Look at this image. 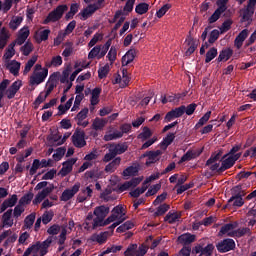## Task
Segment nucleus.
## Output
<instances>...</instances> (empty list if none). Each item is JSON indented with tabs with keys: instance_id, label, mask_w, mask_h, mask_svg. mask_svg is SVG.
Returning <instances> with one entry per match:
<instances>
[{
	"instance_id": "f257e3e1",
	"label": "nucleus",
	"mask_w": 256,
	"mask_h": 256,
	"mask_svg": "<svg viewBox=\"0 0 256 256\" xmlns=\"http://www.w3.org/2000/svg\"><path fill=\"white\" fill-rule=\"evenodd\" d=\"M235 165V161L233 157L229 156V154H224L220 162L215 163L210 166V171H216L217 173H225L228 169H231Z\"/></svg>"
},
{
	"instance_id": "f03ea898",
	"label": "nucleus",
	"mask_w": 256,
	"mask_h": 256,
	"mask_svg": "<svg viewBox=\"0 0 256 256\" xmlns=\"http://www.w3.org/2000/svg\"><path fill=\"white\" fill-rule=\"evenodd\" d=\"M66 11H69V6L67 4H62L51 11L48 16L43 20V25H49V23H57L60 19H63Z\"/></svg>"
},
{
	"instance_id": "7ed1b4c3",
	"label": "nucleus",
	"mask_w": 256,
	"mask_h": 256,
	"mask_svg": "<svg viewBox=\"0 0 256 256\" xmlns=\"http://www.w3.org/2000/svg\"><path fill=\"white\" fill-rule=\"evenodd\" d=\"M93 214L96 218L93 219L92 229H97L99 224L105 221V217L109 215V207L105 205L97 206Z\"/></svg>"
},
{
	"instance_id": "20e7f679",
	"label": "nucleus",
	"mask_w": 256,
	"mask_h": 256,
	"mask_svg": "<svg viewBox=\"0 0 256 256\" xmlns=\"http://www.w3.org/2000/svg\"><path fill=\"white\" fill-rule=\"evenodd\" d=\"M218 253H229L235 249V240L231 238H225L216 244Z\"/></svg>"
},
{
	"instance_id": "39448f33",
	"label": "nucleus",
	"mask_w": 256,
	"mask_h": 256,
	"mask_svg": "<svg viewBox=\"0 0 256 256\" xmlns=\"http://www.w3.org/2000/svg\"><path fill=\"white\" fill-rule=\"evenodd\" d=\"M79 189H81V183L76 182L71 189H66L63 191L60 201H70V199H73L77 193H79Z\"/></svg>"
},
{
	"instance_id": "423d86ee",
	"label": "nucleus",
	"mask_w": 256,
	"mask_h": 256,
	"mask_svg": "<svg viewBox=\"0 0 256 256\" xmlns=\"http://www.w3.org/2000/svg\"><path fill=\"white\" fill-rule=\"evenodd\" d=\"M72 143L78 149H82V147H85V145H87V141H85V131L76 129V131L72 135Z\"/></svg>"
},
{
	"instance_id": "0eeeda50",
	"label": "nucleus",
	"mask_w": 256,
	"mask_h": 256,
	"mask_svg": "<svg viewBox=\"0 0 256 256\" xmlns=\"http://www.w3.org/2000/svg\"><path fill=\"white\" fill-rule=\"evenodd\" d=\"M185 115V105H181L175 109H172L165 115L166 123H171L173 119H179V117H183Z\"/></svg>"
},
{
	"instance_id": "6e6552de",
	"label": "nucleus",
	"mask_w": 256,
	"mask_h": 256,
	"mask_svg": "<svg viewBox=\"0 0 256 256\" xmlns=\"http://www.w3.org/2000/svg\"><path fill=\"white\" fill-rule=\"evenodd\" d=\"M47 75H49V69L47 68H43L41 72H35L30 77V85H41L47 79Z\"/></svg>"
},
{
	"instance_id": "1a4fd4ad",
	"label": "nucleus",
	"mask_w": 256,
	"mask_h": 256,
	"mask_svg": "<svg viewBox=\"0 0 256 256\" xmlns=\"http://www.w3.org/2000/svg\"><path fill=\"white\" fill-rule=\"evenodd\" d=\"M55 189V185L50 184L48 187L42 189L34 198L33 205H39L45 199L50 195V193H53V190Z\"/></svg>"
},
{
	"instance_id": "9d476101",
	"label": "nucleus",
	"mask_w": 256,
	"mask_h": 256,
	"mask_svg": "<svg viewBox=\"0 0 256 256\" xmlns=\"http://www.w3.org/2000/svg\"><path fill=\"white\" fill-rule=\"evenodd\" d=\"M77 163V158H70L62 163V168L59 171V175L62 177H67L71 171H73V165Z\"/></svg>"
},
{
	"instance_id": "9b49d317",
	"label": "nucleus",
	"mask_w": 256,
	"mask_h": 256,
	"mask_svg": "<svg viewBox=\"0 0 256 256\" xmlns=\"http://www.w3.org/2000/svg\"><path fill=\"white\" fill-rule=\"evenodd\" d=\"M161 155V150H156V151H147L145 152L142 157H147L146 160V167H149L153 165L154 163H157L159 161V157Z\"/></svg>"
},
{
	"instance_id": "f8f14e48",
	"label": "nucleus",
	"mask_w": 256,
	"mask_h": 256,
	"mask_svg": "<svg viewBox=\"0 0 256 256\" xmlns=\"http://www.w3.org/2000/svg\"><path fill=\"white\" fill-rule=\"evenodd\" d=\"M99 9L100 7L97 4H89L79 13V15H81V20L87 21V19L90 18L93 13L99 11Z\"/></svg>"
},
{
	"instance_id": "ddd939ff",
	"label": "nucleus",
	"mask_w": 256,
	"mask_h": 256,
	"mask_svg": "<svg viewBox=\"0 0 256 256\" xmlns=\"http://www.w3.org/2000/svg\"><path fill=\"white\" fill-rule=\"evenodd\" d=\"M21 87H23V82L21 80L14 81L12 85H10V87L6 90L7 98L13 99Z\"/></svg>"
},
{
	"instance_id": "4468645a",
	"label": "nucleus",
	"mask_w": 256,
	"mask_h": 256,
	"mask_svg": "<svg viewBox=\"0 0 256 256\" xmlns=\"http://www.w3.org/2000/svg\"><path fill=\"white\" fill-rule=\"evenodd\" d=\"M245 205V201H243V196L237 197L232 196L226 205H224L223 209H231V207H243Z\"/></svg>"
},
{
	"instance_id": "2eb2a0df",
	"label": "nucleus",
	"mask_w": 256,
	"mask_h": 256,
	"mask_svg": "<svg viewBox=\"0 0 256 256\" xmlns=\"http://www.w3.org/2000/svg\"><path fill=\"white\" fill-rule=\"evenodd\" d=\"M214 250H215V246L213 244H207L206 247L199 245V246H195L194 248L195 253H200L201 255H205V256H212Z\"/></svg>"
},
{
	"instance_id": "dca6fc26",
	"label": "nucleus",
	"mask_w": 256,
	"mask_h": 256,
	"mask_svg": "<svg viewBox=\"0 0 256 256\" xmlns=\"http://www.w3.org/2000/svg\"><path fill=\"white\" fill-rule=\"evenodd\" d=\"M17 201H19L17 194H13L10 198L4 200L1 205V213L7 211L9 207H15V205H17Z\"/></svg>"
},
{
	"instance_id": "f3484780",
	"label": "nucleus",
	"mask_w": 256,
	"mask_h": 256,
	"mask_svg": "<svg viewBox=\"0 0 256 256\" xmlns=\"http://www.w3.org/2000/svg\"><path fill=\"white\" fill-rule=\"evenodd\" d=\"M249 37V30L244 29L242 30L235 38L234 45L237 49H241L243 47V43L245 42V39Z\"/></svg>"
},
{
	"instance_id": "a211bd4d",
	"label": "nucleus",
	"mask_w": 256,
	"mask_h": 256,
	"mask_svg": "<svg viewBox=\"0 0 256 256\" xmlns=\"http://www.w3.org/2000/svg\"><path fill=\"white\" fill-rule=\"evenodd\" d=\"M178 242L181 243V245H184V247H189L191 243L195 242V235L184 233L178 237Z\"/></svg>"
},
{
	"instance_id": "6ab92c4d",
	"label": "nucleus",
	"mask_w": 256,
	"mask_h": 256,
	"mask_svg": "<svg viewBox=\"0 0 256 256\" xmlns=\"http://www.w3.org/2000/svg\"><path fill=\"white\" fill-rule=\"evenodd\" d=\"M137 56V50L130 49L126 52V54L122 57V66L126 67L129 63H133L135 57Z\"/></svg>"
},
{
	"instance_id": "aec40b11",
	"label": "nucleus",
	"mask_w": 256,
	"mask_h": 256,
	"mask_svg": "<svg viewBox=\"0 0 256 256\" xmlns=\"http://www.w3.org/2000/svg\"><path fill=\"white\" fill-rule=\"evenodd\" d=\"M110 147L112 151L116 153V156L123 155V153H125L129 149L127 142L118 143V144L112 143L110 144Z\"/></svg>"
},
{
	"instance_id": "412c9836",
	"label": "nucleus",
	"mask_w": 256,
	"mask_h": 256,
	"mask_svg": "<svg viewBox=\"0 0 256 256\" xmlns=\"http://www.w3.org/2000/svg\"><path fill=\"white\" fill-rule=\"evenodd\" d=\"M29 33H30L29 27H24L20 29L19 35L16 38V41H14V43H16V45H23V43L27 41V38L29 37Z\"/></svg>"
},
{
	"instance_id": "4be33fe9",
	"label": "nucleus",
	"mask_w": 256,
	"mask_h": 256,
	"mask_svg": "<svg viewBox=\"0 0 256 256\" xmlns=\"http://www.w3.org/2000/svg\"><path fill=\"white\" fill-rule=\"evenodd\" d=\"M119 165H121V157H116L113 161L105 166L104 171L105 173H115Z\"/></svg>"
},
{
	"instance_id": "5701e85b",
	"label": "nucleus",
	"mask_w": 256,
	"mask_h": 256,
	"mask_svg": "<svg viewBox=\"0 0 256 256\" xmlns=\"http://www.w3.org/2000/svg\"><path fill=\"white\" fill-rule=\"evenodd\" d=\"M233 57V49L231 48H225L222 51H220L218 58L216 61L218 63H221L222 61H229Z\"/></svg>"
},
{
	"instance_id": "b1692460",
	"label": "nucleus",
	"mask_w": 256,
	"mask_h": 256,
	"mask_svg": "<svg viewBox=\"0 0 256 256\" xmlns=\"http://www.w3.org/2000/svg\"><path fill=\"white\" fill-rule=\"evenodd\" d=\"M121 137H123V133H121V131L119 130H115L113 132L111 131L106 132L103 139L105 141H115L117 139H121Z\"/></svg>"
},
{
	"instance_id": "393cba45",
	"label": "nucleus",
	"mask_w": 256,
	"mask_h": 256,
	"mask_svg": "<svg viewBox=\"0 0 256 256\" xmlns=\"http://www.w3.org/2000/svg\"><path fill=\"white\" fill-rule=\"evenodd\" d=\"M90 241H93L94 243H99V245H103V243L107 242V232L93 234L90 238Z\"/></svg>"
},
{
	"instance_id": "a878e982",
	"label": "nucleus",
	"mask_w": 256,
	"mask_h": 256,
	"mask_svg": "<svg viewBox=\"0 0 256 256\" xmlns=\"http://www.w3.org/2000/svg\"><path fill=\"white\" fill-rule=\"evenodd\" d=\"M186 41H188L189 48L186 50V56L189 57L195 53V50L197 49V42L193 37L189 36Z\"/></svg>"
},
{
	"instance_id": "bb28decb",
	"label": "nucleus",
	"mask_w": 256,
	"mask_h": 256,
	"mask_svg": "<svg viewBox=\"0 0 256 256\" xmlns=\"http://www.w3.org/2000/svg\"><path fill=\"white\" fill-rule=\"evenodd\" d=\"M11 215H13V209L7 210L3 215H2V227H13V221H11Z\"/></svg>"
},
{
	"instance_id": "cd10ccee",
	"label": "nucleus",
	"mask_w": 256,
	"mask_h": 256,
	"mask_svg": "<svg viewBox=\"0 0 256 256\" xmlns=\"http://www.w3.org/2000/svg\"><path fill=\"white\" fill-rule=\"evenodd\" d=\"M254 13H255V7L253 6L249 7V5L247 4V7L243 12L241 22L243 23L245 21H251V17H253Z\"/></svg>"
},
{
	"instance_id": "c85d7f7f",
	"label": "nucleus",
	"mask_w": 256,
	"mask_h": 256,
	"mask_svg": "<svg viewBox=\"0 0 256 256\" xmlns=\"http://www.w3.org/2000/svg\"><path fill=\"white\" fill-rule=\"evenodd\" d=\"M237 225H238L237 222L223 225L220 231L218 232L219 237H223V235H226V233H229V231H233V229H237Z\"/></svg>"
},
{
	"instance_id": "c756f323",
	"label": "nucleus",
	"mask_w": 256,
	"mask_h": 256,
	"mask_svg": "<svg viewBox=\"0 0 256 256\" xmlns=\"http://www.w3.org/2000/svg\"><path fill=\"white\" fill-rule=\"evenodd\" d=\"M23 23V17L21 16H14L9 22V28L12 31H17L19 29V26Z\"/></svg>"
},
{
	"instance_id": "7c9ffc66",
	"label": "nucleus",
	"mask_w": 256,
	"mask_h": 256,
	"mask_svg": "<svg viewBox=\"0 0 256 256\" xmlns=\"http://www.w3.org/2000/svg\"><path fill=\"white\" fill-rule=\"evenodd\" d=\"M35 219H36V214L35 213H31L28 216L25 217L24 219V225L22 227V229H31L35 223Z\"/></svg>"
},
{
	"instance_id": "2f4dec72",
	"label": "nucleus",
	"mask_w": 256,
	"mask_h": 256,
	"mask_svg": "<svg viewBox=\"0 0 256 256\" xmlns=\"http://www.w3.org/2000/svg\"><path fill=\"white\" fill-rule=\"evenodd\" d=\"M33 197H35V194H33V192H28L20 198L18 204L22 207H25V205H30L31 201H33Z\"/></svg>"
},
{
	"instance_id": "473e14b6",
	"label": "nucleus",
	"mask_w": 256,
	"mask_h": 256,
	"mask_svg": "<svg viewBox=\"0 0 256 256\" xmlns=\"http://www.w3.org/2000/svg\"><path fill=\"white\" fill-rule=\"evenodd\" d=\"M224 7H218L214 13L211 15V17L208 19V23L213 24L216 23V21H219V18L221 17L222 13H225Z\"/></svg>"
},
{
	"instance_id": "72a5a7b5",
	"label": "nucleus",
	"mask_w": 256,
	"mask_h": 256,
	"mask_svg": "<svg viewBox=\"0 0 256 256\" xmlns=\"http://www.w3.org/2000/svg\"><path fill=\"white\" fill-rule=\"evenodd\" d=\"M169 209H171V206L169 204H167V203L160 204L159 207L154 212V217H161V216L165 215V213H167V211H169Z\"/></svg>"
},
{
	"instance_id": "f704fd0d",
	"label": "nucleus",
	"mask_w": 256,
	"mask_h": 256,
	"mask_svg": "<svg viewBox=\"0 0 256 256\" xmlns=\"http://www.w3.org/2000/svg\"><path fill=\"white\" fill-rule=\"evenodd\" d=\"M20 69H21V63L16 60H12L9 67L10 73H12V75L17 77V75H19Z\"/></svg>"
},
{
	"instance_id": "c9c22d12",
	"label": "nucleus",
	"mask_w": 256,
	"mask_h": 256,
	"mask_svg": "<svg viewBox=\"0 0 256 256\" xmlns=\"http://www.w3.org/2000/svg\"><path fill=\"white\" fill-rule=\"evenodd\" d=\"M209 119H211V111L206 112L200 119L199 121L196 123L194 129H201V127H203V125H205V123H207V121H209Z\"/></svg>"
},
{
	"instance_id": "e433bc0d",
	"label": "nucleus",
	"mask_w": 256,
	"mask_h": 256,
	"mask_svg": "<svg viewBox=\"0 0 256 256\" xmlns=\"http://www.w3.org/2000/svg\"><path fill=\"white\" fill-rule=\"evenodd\" d=\"M181 219V216L175 212H169L165 217L164 221H167L170 225H173V223H177Z\"/></svg>"
},
{
	"instance_id": "4c0bfd02",
	"label": "nucleus",
	"mask_w": 256,
	"mask_h": 256,
	"mask_svg": "<svg viewBox=\"0 0 256 256\" xmlns=\"http://www.w3.org/2000/svg\"><path fill=\"white\" fill-rule=\"evenodd\" d=\"M148 11H149V4H147L145 2H141V3L137 4L135 7V12L138 15H145V13H147Z\"/></svg>"
},
{
	"instance_id": "58836bf2",
	"label": "nucleus",
	"mask_w": 256,
	"mask_h": 256,
	"mask_svg": "<svg viewBox=\"0 0 256 256\" xmlns=\"http://www.w3.org/2000/svg\"><path fill=\"white\" fill-rule=\"evenodd\" d=\"M53 217H55L53 210L45 211L41 217L43 225L51 223V221H53Z\"/></svg>"
},
{
	"instance_id": "ea45409f",
	"label": "nucleus",
	"mask_w": 256,
	"mask_h": 256,
	"mask_svg": "<svg viewBox=\"0 0 256 256\" xmlns=\"http://www.w3.org/2000/svg\"><path fill=\"white\" fill-rule=\"evenodd\" d=\"M193 187H195V183H193V182H189L188 184L179 185L176 188V193H177V195H182V193H185V191H189V189H193Z\"/></svg>"
},
{
	"instance_id": "a19ab883",
	"label": "nucleus",
	"mask_w": 256,
	"mask_h": 256,
	"mask_svg": "<svg viewBox=\"0 0 256 256\" xmlns=\"http://www.w3.org/2000/svg\"><path fill=\"white\" fill-rule=\"evenodd\" d=\"M152 136H153V132H151V129L145 126L142 132L138 135V139H141L142 141H147V139H150V137Z\"/></svg>"
},
{
	"instance_id": "79ce46f5",
	"label": "nucleus",
	"mask_w": 256,
	"mask_h": 256,
	"mask_svg": "<svg viewBox=\"0 0 256 256\" xmlns=\"http://www.w3.org/2000/svg\"><path fill=\"white\" fill-rule=\"evenodd\" d=\"M217 55H218L217 48L215 47L210 48L209 51H207L206 53L205 63H211V61H213V59H215Z\"/></svg>"
},
{
	"instance_id": "37998d69",
	"label": "nucleus",
	"mask_w": 256,
	"mask_h": 256,
	"mask_svg": "<svg viewBox=\"0 0 256 256\" xmlns=\"http://www.w3.org/2000/svg\"><path fill=\"white\" fill-rule=\"evenodd\" d=\"M37 56H32L31 59H29L27 61V63L25 64V68H24V75H27V73H29V71H31V69L33 68V65H35V63H37Z\"/></svg>"
},
{
	"instance_id": "c03bdc74",
	"label": "nucleus",
	"mask_w": 256,
	"mask_h": 256,
	"mask_svg": "<svg viewBox=\"0 0 256 256\" xmlns=\"http://www.w3.org/2000/svg\"><path fill=\"white\" fill-rule=\"evenodd\" d=\"M173 141H175V133H168L166 137L163 139V141L161 142V146L167 149V147H169V145H171Z\"/></svg>"
},
{
	"instance_id": "a18cd8bd",
	"label": "nucleus",
	"mask_w": 256,
	"mask_h": 256,
	"mask_svg": "<svg viewBox=\"0 0 256 256\" xmlns=\"http://www.w3.org/2000/svg\"><path fill=\"white\" fill-rule=\"evenodd\" d=\"M111 43H113V40L110 38L106 41V43L102 46L100 55L98 56L99 59H103L105 55H107V51L111 48Z\"/></svg>"
},
{
	"instance_id": "49530a36",
	"label": "nucleus",
	"mask_w": 256,
	"mask_h": 256,
	"mask_svg": "<svg viewBox=\"0 0 256 256\" xmlns=\"http://www.w3.org/2000/svg\"><path fill=\"white\" fill-rule=\"evenodd\" d=\"M135 227V224L131 221H126L124 224L120 225L116 231L117 233H125V231H129V229H133Z\"/></svg>"
},
{
	"instance_id": "de8ad7c7",
	"label": "nucleus",
	"mask_w": 256,
	"mask_h": 256,
	"mask_svg": "<svg viewBox=\"0 0 256 256\" xmlns=\"http://www.w3.org/2000/svg\"><path fill=\"white\" fill-rule=\"evenodd\" d=\"M215 163H221V158H219V155H216V153L213 152L210 158L206 161V167L211 169V165H215Z\"/></svg>"
},
{
	"instance_id": "09e8293b",
	"label": "nucleus",
	"mask_w": 256,
	"mask_h": 256,
	"mask_svg": "<svg viewBox=\"0 0 256 256\" xmlns=\"http://www.w3.org/2000/svg\"><path fill=\"white\" fill-rule=\"evenodd\" d=\"M215 163H221V158H219V155H216V153L213 152L210 158L206 161V167L211 169V165H215Z\"/></svg>"
},
{
	"instance_id": "8fccbe9b",
	"label": "nucleus",
	"mask_w": 256,
	"mask_h": 256,
	"mask_svg": "<svg viewBox=\"0 0 256 256\" xmlns=\"http://www.w3.org/2000/svg\"><path fill=\"white\" fill-rule=\"evenodd\" d=\"M114 159H117V154L116 152L113 151V149L110 147L108 149V153H106L103 157V162L104 163H109L113 161Z\"/></svg>"
},
{
	"instance_id": "3c124183",
	"label": "nucleus",
	"mask_w": 256,
	"mask_h": 256,
	"mask_svg": "<svg viewBox=\"0 0 256 256\" xmlns=\"http://www.w3.org/2000/svg\"><path fill=\"white\" fill-rule=\"evenodd\" d=\"M89 114V108L82 109L77 115L76 119L78 120L77 125H81V122L87 119V115Z\"/></svg>"
},
{
	"instance_id": "603ef678",
	"label": "nucleus",
	"mask_w": 256,
	"mask_h": 256,
	"mask_svg": "<svg viewBox=\"0 0 256 256\" xmlns=\"http://www.w3.org/2000/svg\"><path fill=\"white\" fill-rule=\"evenodd\" d=\"M139 173V169L135 166H129L123 171L124 177H133V175H137Z\"/></svg>"
},
{
	"instance_id": "864d4df0",
	"label": "nucleus",
	"mask_w": 256,
	"mask_h": 256,
	"mask_svg": "<svg viewBox=\"0 0 256 256\" xmlns=\"http://www.w3.org/2000/svg\"><path fill=\"white\" fill-rule=\"evenodd\" d=\"M49 35H51V30L50 29H45L43 31H40L37 42L38 43H43V41H47V39H49Z\"/></svg>"
},
{
	"instance_id": "5fc2aeb1",
	"label": "nucleus",
	"mask_w": 256,
	"mask_h": 256,
	"mask_svg": "<svg viewBox=\"0 0 256 256\" xmlns=\"http://www.w3.org/2000/svg\"><path fill=\"white\" fill-rule=\"evenodd\" d=\"M107 59L110 61L111 65H113L117 59V48L115 46H111L108 54Z\"/></svg>"
},
{
	"instance_id": "6e6d98bb",
	"label": "nucleus",
	"mask_w": 256,
	"mask_h": 256,
	"mask_svg": "<svg viewBox=\"0 0 256 256\" xmlns=\"http://www.w3.org/2000/svg\"><path fill=\"white\" fill-rule=\"evenodd\" d=\"M101 55V45L95 46L88 54V59H99V56Z\"/></svg>"
},
{
	"instance_id": "4d7b16f0",
	"label": "nucleus",
	"mask_w": 256,
	"mask_h": 256,
	"mask_svg": "<svg viewBox=\"0 0 256 256\" xmlns=\"http://www.w3.org/2000/svg\"><path fill=\"white\" fill-rule=\"evenodd\" d=\"M22 54L25 57H28V55H31V52L33 51V44L31 42H26L22 47H21Z\"/></svg>"
},
{
	"instance_id": "13d9d810",
	"label": "nucleus",
	"mask_w": 256,
	"mask_h": 256,
	"mask_svg": "<svg viewBox=\"0 0 256 256\" xmlns=\"http://www.w3.org/2000/svg\"><path fill=\"white\" fill-rule=\"evenodd\" d=\"M114 221H117V215L116 214H112L106 220H102L99 223L98 227H106V225H111V223H113Z\"/></svg>"
},
{
	"instance_id": "bf43d9fd",
	"label": "nucleus",
	"mask_w": 256,
	"mask_h": 256,
	"mask_svg": "<svg viewBox=\"0 0 256 256\" xmlns=\"http://www.w3.org/2000/svg\"><path fill=\"white\" fill-rule=\"evenodd\" d=\"M47 139L50 145H59V143H61L62 136L59 134H52Z\"/></svg>"
},
{
	"instance_id": "052dcab7",
	"label": "nucleus",
	"mask_w": 256,
	"mask_h": 256,
	"mask_svg": "<svg viewBox=\"0 0 256 256\" xmlns=\"http://www.w3.org/2000/svg\"><path fill=\"white\" fill-rule=\"evenodd\" d=\"M109 71H110L109 64H106L105 66L100 68L98 70V77H99V79H105V77H107V75H109Z\"/></svg>"
},
{
	"instance_id": "680f3d73",
	"label": "nucleus",
	"mask_w": 256,
	"mask_h": 256,
	"mask_svg": "<svg viewBox=\"0 0 256 256\" xmlns=\"http://www.w3.org/2000/svg\"><path fill=\"white\" fill-rule=\"evenodd\" d=\"M67 150L63 147H60L56 150V153L53 154V159L54 161H61V159H63V156L65 155V152Z\"/></svg>"
},
{
	"instance_id": "e2e57ef3",
	"label": "nucleus",
	"mask_w": 256,
	"mask_h": 256,
	"mask_svg": "<svg viewBox=\"0 0 256 256\" xmlns=\"http://www.w3.org/2000/svg\"><path fill=\"white\" fill-rule=\"evenodd\" d=\"M47 97H48L47 94H44V96H43V92H41L33 103L34 109H39V105L41 103H44V101L47 99Z\"/></svg>"
},
{
	"instance_id": "0e129e2a",
	"label": "nucleus",
	"mask_w": 256,
	"mask_h": 256,
	"mask_svg": "<svg viewBox=\"0 0 256 256\" xmlns=\"http://www.w3.org/2000/svg\"><path fill=\"white\" fill-rule=\"evenodd\" d=\"M170 9L171 4H165L156 12V16L158 17V19H161V17H163Z\"/></svg>"
},
{
	"instance_id": "69168bd1",
	"label": "nucleus",
	"mask_w": 256,
	"mask_h": 256,
	"mask_svg": "<svg viewBox=\"0 0 256 256\" xmlns=\"http://www.w3.org/2000/svg\"><path fill=\"white\" fill-rule=\"evenodd\" d=\"M39 167H41V161L39 159H34L32 167L29 170L30 175H35Z\"/></svg>"
},
{
	"instance_id": "338daca9",
	"label": "nucleus",
	"mask_w": 256,
	"mask_h": 256,
	"mask_svg": "<svg viewBox=\"0 0 256 256\" xmlns=\"http://www.w3.org/2000/svg\"><path fill=\"white\" fill-rule=\"evenodd\" d=\"M245 235L251 236V229L250 228H239L236 230V237H243Z\"/></svg>"
},
{
	"instance_id": "774afa93",
	"label": "nucleus",
	"mask_w": 256,
	"mask_h": 256,
	"mask_svg": "<svg viewBox=\"0 0 256 256\" xmlns=\"http://www.w3.org/2000/svg\"><path fill=\"white\" fill-rule=\"evenodd\" d=\"M137 250V244H130L126 251L124 252L125 256H134L135 251Z\"/></svg>"
}]
</instances>
